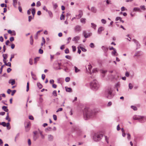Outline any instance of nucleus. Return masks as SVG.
I'll return each instance as SVG.
<instances>
[{
    "instance_id": "1",
    "label": "nucleus",
    "mask_w": 146,
    "mask_h": 146,
    "mask_svg": "<svg viewBox=\"0 0 146 146\" xmlns=\"http://www.w3.org/2000/svg\"><path fill=\"white\" fill-rule=\"evenodd\" d=\"M92 110L89 108H86L84 111V117L85 119H87L91 117L93 115Z\"/></svg>"
},
{
    "instance_id": "2",
    "label": "nucleus",
    "mask_w": 146,
    "mask_h": 146,
    "mask_svg": "<svg viewBox=\"0 0 146 146\" xmlns=\"http://www.w3.org/2000/svg\"><path fill=\"white\" fill-rule=\"evenodd\" d=\"M112 90L111 88H109L106 92L105 95L106 97L108 99H111L113 97V96L112 94Z\"/></svg>"
},
{
    "instance_id": "3",
    "label": "nucleus",
    "mask_w": 146,
    "mask_h": 146,
    "mask_svg": "<svg viewBox=\"0 0 146 146\" xmlns=\"http://www.w3.org/2000/svg\"><path fill=\"white\" fill-rule=\"evenodd\" d=\"M91 87L93 89H97L99 87V85L97 81L94 80L90 84Z\"/></svg>"
},
{
    "instance_id": "4",
    "label": "nucleus",
    "mask_w": 146,
    "mask_h": 146,
    "mask_svg": "<svg viewBox=\"0 0 146 146\" xmlns=\"http://www.w3.org/2000/svg\"><path fill=\"white\" fill-rule=\"evenodd\" d=\"M103 135L102 133H99L95 134L94 136V140L97 141L101 139L103 137Z\"/></svg>"
},
{
    "instance_id": "5",
    "label": "nucleus",
    "mask_w": 146,
    "mask_h": 146,
    "mask_svg": "<svg viewBox=\"0 0 146 146\" xmlns=\"http://www.w3.org/2000/svg\"><path fill=\"white\" fill-rule=\"evenodd\" d=\"M1 125L4 127H7V129H10L11 127L10 126V123H6L5 122H2L1 123Z\"/></svg>"
},
{
    "instance_id": "6",
    "label": "nucleus",
    "mask_w": 146,
    "mask_h": 146,
    "mask_svg": "<svg viewBox=\"0 0 146 146\" xmlns=\"http://www.w3.org/2000/svg\"><path fill=\"white\" fill-rule=\"evenodd\" d=\"M79 14L76 15V17L77 19H79L81 18L83 15L82 11V10H79L78 11Z\"/></svg>"
},
{
    "instance_id": "7",
    "label": "nucleus",
    "mask_w": 146,
    "mask_h": 146,
    "mask_svg": "<svg viewBox=\"0 0 146 146\" xmlns=\"http://www.w3.org/2000/svg\"><path fill=\"white\" fill-rule=\"evenodd\" d=\"M83 35L85 38H87L90 37L92 35L91 33H87L86 31H84L83 32Z\"/></svg>"
},
{
    "instance_id": "8",
    "label": "nucleus",
    "mask_w": 146,
    "mask_h": 146,
    "mask_svg": "<svg viewBox=\"0 0 146 146\" xmlns=\"http://www.w3.org/2000/svg\"><path fill=\"white\" fill-rule=\"evenodd\" d=\"M143 117L141 116L134 115L133 117V119L134 120H138L142 119Z\"/></svg>"
},
{
    "instance_id": "9",
    "label": "nucleus",
    "mask_w": 146,
    "mask_h": 146,
    "mask_svg": "<svg viewBox=\"0 0 146 146\" xmlns=\"http://www.w3.org/2000/svg\"><path fill=\"white\" fill-rule=\"evenodd\" d=\"M74 29L76 32H80L81 30V27L79 25H77L75 27Z\"/></svg>"
},
{
    "instance_id": "10",
    "label": "nucleus",
    "mask_w": 146,
    "mask_h": 146,
    "mask_svg": "<svg viewBox=\"0 0 146 146\" xmlns=\"http://www.w3.org/2000/svg\"><path fill=\"white\" fill-rule=\"evenodd\" d=\"M8 33L10 34L11 35H16L15 32L14 31L8 30Z\"/></svg>"
},
{
    "instance_id": "11",
    "label": "nucleus",
    "mask_w": 146,
    "mask_h": 146,
    "mask_svg": "<svg viewBox=\"0 0 146 146\" xmlns=\"http://www.w3.org/2000/svg\"><path fill=\"white\" fill-rule=\"evenodd\" d=\"M8 54H4L3 55V62L6 61V60L8 57Z\"/></svg>"
},
{
    "instance_id": "12",
    "label": "nucleus",
    "mask_w": 146,
    "mask_h": 146,
    "mask_svg": "<svg viewBox=\"0 0 146 146\" xmlns=\"http://www.w3.org/2000/svg\"><path fill=\"white\" fill-rule=\"evenodd\" d=\"M92 68V66L90 64H89L88 65H87L86 66V69L87 70L88 69L89 70V71H90L91 68Z\"/></svg>"
},
{
    "instance_id": "13",
    "label": "nucleus",
    "mask_w": 146,
    "mask_h": 146,
    "mask_svg": "<svg viewBox=\"0 0 146 146\" xmlns=\"http://www.w3.org/2000/svg\"><path fill=\"white\" fill-rule=\"evenodd\" d=\"M9 84H11L12 85H14L15 83V81L14 80H10L9 81Z\"/></svg>"
},
{
    "instance_id": "14",
    "label": "nucleus",
    "mask_w": 146,
    "mask_h": 146,
    "mask_svg": "<svg viewBox=\"0 0 146 146\" xmlns=\"http://www.w3.org/2000/svg\"><path fill=\"white\" fill-rule=\"evenodd\" d=\"M104 30V28L103 27H100L98 30V33L100 34L101 33V32L102 31H103Z\"/></svg>"
},
{
    "instance_id": "15",
    "label": "nucleus",
    "mask_w": 146,
    "mask_h": 146,
    "mask_svg": "<svg viewBox=\"0 0 146 146\" xmlns=\"http://www.w3.org/2000/svg\"><path fill=\"white\" fill-rule=\"evenodd\" d=\"M18 0H13V5L15 7H16Z\"/></svg>"
},
{
    "instance_id": "16",
    "label": "nucleus",
    "mask_w": 146,
    "mask_h": 146,
    "mask_svg": "<svg viewBox=\"0 0 146 146\" xmlns=\"http://www.w3.org/2000/svg\"><path fill=\"white\" fill-rule=\"evenodd\" d=\"M65 88L66 91L67 92H72V89L70 88H68L67 87H66Z\"/></svg>"
},
{
    "instance_id": "17",
    "label": "nucleus",
    "mask_w": 146,
    "mask_h": 146,
    "mask_svg": "<svg viewBox=\"0 0 146 146\" xmlns=\"http://www.w3.org/2000/svg\"><path fill=\"white\" fill-rule=\"evenodd\" d=\"M80 22L81 23L85 24L86 23V19L85 18H82L80 19Z\"/></svg>"
},
{
    "instance_id": "18",
    "label": "nucleus",
    "mask_w": 146,
    "mask_h": 146,
    "mask_svg": "<svg viewBox=\"0 0 146 146\" xmlns=\"http://www.w3.org/2000/svg\"><path fill=\"white\" fill-rule=\"evenodd\" d=\"M2 108L3 110L7 112L9 110L7 108L6 106H3L2 107Z\"/></svg>"
},
{
    "instance_id": "19",
    "label": "nucleus",
    "mask_w": 146,
    "mask_h": 146,
    "mask_svg": "<svg viewBox=\"0 0 146 146\" xmlns=\"http://www.w3.org/2000/svg\"><path fill=\"white\" fill-rule=\"evenodd\" d=\"M4 63H5V64L7 66H11V63L10 62H8V63H7L6 61H5L4 62Z\"/></svg>"
},
{
    "instance_id": "20",
    "label": "nucleus",
    "mask_w": 146,
    "mask_h": 146,
    "mask_svg": "<svg viewBox=\"0 0 146 146\" xmlns=\"http://www.w3.org/2000/svg\"><path fill=\"white\" fill-rule=\"evenodd\" d=\"M48 138L49 140H52L53 139V137L51 135H49L48 136Z\"/></svg>"
},
{
    "instance_id": "21",
    "label": "nucleus",
    "mask_w": 146,
    "mask_h": 146,
    "mask_svg": "<svg viewBox=\"0 0 146 146\" xmlns=\"http://www.w3.org/2000/svg\"><path fill=\"white\" fill-rule=\"evenodd\" d=\"M40 58L39 57H36L35 58L34 63L36 64L37 61H38L39 59Z\"/></svg>"
},
{
    "instance_id": "22",
    "label": "nucleus",
    "mask_w": 146,
    "mask_h": 146,
    "mask_svg": "<svg viewBox=\"0 0 146 146\" xmlns=\"http://www.w3.org/2000/svg\"><path fill=\"white\" fill-rule=\"evenodd\" d=\"M79 37L78 36H76L74 37L73 39V40L74 41H76L79 40Z\"/></svg>"
},
{
    "instance_id": "23",
    "label": "nucleus",
    "mask_w": 146,
    "mask_h": 146,
    "mask_svg": "<svg viewBox=\"0 0 146 146\" xmlns=\"http://www.w3.org/2000/svg\"><path fill=\"white\" fill-rule=\"evenodd\" d=\"M31 12L33 15V18L35 13V9H33L32 10Z\"/></svg>"
},
{
    "instance_id": "24",
    "label": "nucleus",
    "mask_w": 146,
    "mask_h": 146,
    "mask_svg": "<svg viewBox=\"0 0 146 146\" xmlns=\"http://www.w3.org/2000/svg\"><path fill=\"white\" fill-rule=\"evenodd\" d=\"M102 49L105 51H107L108 50V48L105 46H103L102 47Z\"/></svg>"
},
{
    "instance_id": "25",
    "label": "nucleus",
    "mask_w": 146,
    "mask_h": 146,
    "mask_svg": "<svg viewBox=\"0 0 146 146\" xmlns=\"http://www.w3.org/2000/svg\"><path fill=\"white\" fill-rule=\"evenodd\" d=\"M31 74L34 80H36L37 79V78L36 77L35 75L32 72H31Z\"/></svg>"
},
{
    "instance_id": "26",
    "label": "nucleus",
    "mask_w": 146,
    "mask_h": 146,
    "mask_svg": "<svg viewBox=\"0 0 146 146\" xmlns=\"http://www.w3.org/2000/svg\"><path fill=\"white\" fill-rule=\"evenodd\" d=\"M53 95L55 96H57V92L56 90H54L53 91L52 93Z\"/></svg>"
},
{
    "instance_id": "27",
    "label": "nucleus",
    "mask_w": 146,
    "mask_h": 146,
    "mask_svg": "<svg viewBox=\"0 0 146 146\" xmlns=\"http://www.w3.org/2000/svg\"><path fill=\"white\" fill-rule=\"evenodd\" d=\"M113 51H112L111 52L112 54L113 55H116V51L115 49H114L113 50Z\"/></svg>"
},
{
    "instance_id": "28",
    "label": "nucleus",
    "mask_w": 146,
    "mask_h": 146,
    "mask_svg": "<svg viewBox=\"0 0 146 146\" xmlns=\"http://www.w3.org/2000/svg\"><path fill=\"white\" fill-rule=\"evenodd\" d=\"M131 108L133 109L134 110L136 111L137 110V108L135 106H131Z\"/></svg>"
},
{
    "instance_id": "29",
    "label": "nucleus",
    "mask_w": 146,
    "mask_h": 146,
    "mask_svg": "<svg viewBox=\"0 0 146 146\" xmlns=\"http://www.w3.org/2000/svg\"><path fill=\"white\" fill-rule=\"evenodd\" d=\"M80 48L81 49L82 51L83 52H86V50L85 48H83L81 46H79Z\"/></svg>"
},
{
    "instance_id": "30",
    "label": "nucleus",
    "mask_w": 146,
    "mask_h": 146,
    "mask_svg": "<svg viewBox=\"0 0 146 146\" xmlns=\"http://www.w3.org/2000/svg\"><path fill=\"white\" fill-rule=\"evenodd\" d=\"M37 86L40 89H41L42 87V85L40 83H37Z\"/></svg>"
},
{
    "instance_id": "31",
    "label": "nucleus",
    "mask_w": 146,
    "mask_h": 146,
    "mask_svg": "<svg viewBox=\"0 0 146 146\" xmlns=\"http://www.w3.org/2000/svg\"><path fill=\"white\" fill-rule=\"evenodd\" d=\"M29 89V82H28L27 84V90L26 91L27 92H28Z\"/></svg>"
},
{
    "instance_id": "32",
    "label": "nucleus",
    "mask_w": 146,
    "mask_h": 146,
    "mask_svg": "<svg viewBox=\"0 0 146 146\" xmlns=\"http://www.w3.org/2000/svg\"><path fill=\"white\" fill-rule=\"evenodd\" d=\"M30 38L31 39L30 40V44H31L32 45L33 44V40L32 36H31Z\"/></svg>"
},
{
    "instance_id": "33",
    "label": "nucleus",
    "mask_w": 146,
    "mask_h": 146,
    "mask_svg": "<svg viewBox=\"0 0 146 146\" xmlns=\"http://www.w3.org/2000/svg\"><path fill=\"white\" fill-rule=\"evenodd\" d=\"M140 55V52H136L135 54V56H139Z\"/></svg>"
},
{
    "instance_id": "34",
    "label": "nucleus",
    "mask_w": 146,
    "mask_h": 146,
    "mask_svg": "<svg viewBox=\"0 0 146 146\" xmlns=\"http://www.w3.org/2000/svg\"><path fill=\"white\" fill-rule=\"evenodd\" d=\"M31 125V123L30 122H28L27 123V125L25 127L26 128H28Z\"/></svg>"
},
{
    "instance_id": "35",
    "label": "nucleus",
    "mask_w": 146,
    "mask_h": 146,
    "mask_svg": "<svg viewBox=\"0 0 146 146\" xmlns=\"http://www.w3.org/2000/svg\"><path fill=\"white\" fill-rule=\"evenodd\" d=\"M133 40L137 44V46H139V45L138 46V42L135 39H133Z\"/></svg>"
},
{
    "instance_id": "36",
    "label": "nucleus",
    "mask_w": 146,
    "mask_h": 146,
    "mask_svg": "<svg viewBox=\"0 0 146 146\" xmlns=\"http://www.w3.org/2000/svg\"><path fill=\"white\" fill-rule=\"evenodd\" d=\"M91 25L92 27H93V28L95 29L96 26V25L95 24L93 23H91Z\"/></svg>"
},
{
    "instance_id": "37",
    "label": "nucleus",
    "mask_w": 146,
    "mask_h": 146,
    "mask_svg": "<svg viewBox=\"0 0 146 146\" xmlns=\"http://www.w3.org/2000/svg\"><path fill=\"white\" fill-rule=\"evenodd\" d=\"M29 63L31 65H32L33 64V59L32 58L29 59Z\"/></svg>"
},
{
    "instance_id": "38",
    "label": "nucleus",
    "mask_w": 146,
    "mask_h": 146,
    "mask_svg": "<svg viewBox=\"0 0 146 146\" xmlns=\"http://www.w3.org/2000/svg\"><path fill=\"white\" fill-rule=\"evenodd\" d=\"M70 80V78L69 77H67L65 79V81L67 82H69Z\"/></svg>"
},
{
    "instance_id": "39",
    "label": "nucleus",
    "mask_w": 146,
    "mask_h": 146,
    "mask_svg": "<svg viewBox=\"0 0 146 146\" xmlns=\"http://www.w3.org/2000/svg\"><path fill=\"white\" fill-rule=\"evenodd\" d=\"M38 138V137L37 136V135H34L33 139L34 141H35Z\"/></svg>"
},
{
    "instance_id": "40",
    "label": "nucleus",
    "mask_w": 146,
    "mask_h": 146,
    "mask_svg": "<svg viewBox=\"0 0 146 146\" xmlns=\"http://www.w3.org/2000/svg\"><path fill=\"white\" fill-rule=\"evenodd\" d=\"M41 4L40 2L39 1H38L36 4V5L37 7H39L40 6Z\"/></svg>"
},
{
    "instance_id": "41",
    "label": "nucleus",
    "mask_w": 146,
    "mask_h": 146,
    "mask_svg": "<svg viewBox=\"0 0 146 146\" xmlns=\"http://www.w3.org/2000/svg\"><path fill=\"white\" fill-rule=\"evenodd\" d=\"M133 10L135 11H140V10L139 8H135L133 9Z\"/></svg>"
},
{
    "instance_id": "42",
    "label": "nucleus",
    "mask_w": 146,
    "mask_h": 146,
    "mask_svg": "<svg viewBox=\"0 0 146 146\" xmlns=\"http://www.w3.org/2000/svg\"><path fill=\"white\" fill-rule=\"evenodd\" d=\"M72 50L73 52H75L76 50V47L75 46H72Z\"/></svg>"
},
{
    "instance_id": "43",
    "label": "nucleus",
    "mask_w": 146,
    "mask_h": 146,
    "mask_svg": "<svg viewBox=\"0 0 146 146\" xmlns=\"http://www.w3.org/2000/svg\"><path fill=\"white\" fill-rule=\"evenodd\" d=\"M75 72H77L80 71V70L78 69L75 66Z\"/></svg>"
},
{
    "instance_id": "44",
    "label": "nucleus",
    "mask_w": 146,
    "mask_h": 146,
    "mask_svg": "<svg viewBox=\"0 0 146 146\" xmlns=\"http://www.w3.org/2000/svg\"><path fill=\"white\" fill-rule=\"evenodd\" d=\"M91 10L94 12H96V9H95V8L94 7H92L91 8Z\"/></svg>"
},
{
    "instance_id": "45",
    "label": "nucleus",
    "mask_w": 146,
    "mask_h": 146,
    "mask_svg": "<svg viewBox=\"0 0 146 146\" xmlns=\"http://www.w3.org/2000/svg\"><path fill=\"white\" fill-rule=\"evenodd\" d=\"M53 6L54 8L55 9L57 7L58 5H57V4L55 3V4H53Z\"/></svg>"
},
{
    "instance_id": "46",
    "label": "nucleus",
    "mask_w": 146,
    "mask_h": 146,
    "mask_svg": "<svg viewBox=\"0 0 146 146\" xmlns=\"http://www.w3.org/2000/svg\"><path fill=\"white\" fill-rule=\"evenodd\" d=\"M129 88L130 89H131L133 88V86L131 83H129Z\"/></svg>"
},
{
    "instance_id": "47",
    "label": "nucleus",
    "mask_w": 146,
    "mask_h": 146,
    "mask_svg": "<svg viewBox=\"0 0 146 146\" xmlns=\"http://www.w3.org/2000/svg\"><path fill=\"white\" fill-rule=\"evenodd\" d=\"M127 138L129 140L131 138V135L130 134L128 133L127 134Z\"/></svg>"
},
{
    "instance_id": "48",
    "label": "nucleus",
    "mask_w": 146,
    "mask_h": 146,
    "mask_svg": "<svg viewBox=\"0 0 146 146\" xmlns=\"http://www.w3.org/2000/svg\"><path fill=\"white\" fill-rule=\"evenodd\" d=\"M6 119L7 120H8L9 122L10 121V119L9 118V116H7L6 117Z\"/></svg>"
},
{
    "instance_id": "49",
    "label": "nucleus",
    "mask_w": 146,
    "mask_h": 146,
    "mask_svg": "<svg viewBox=\"0 0 146 146\" xmlns=\"http://www.w3.org/2000/svg\"><path fill=\"white\" fill-rule=\"evenodd\" d=\"M65 52L66 54H68L69 53V50L68 48H66L65 50Z\"/></svg>"
},
{
    "instance_id": "50",
    "label": "nucleus",
    "mask_w": 146,
    "mask_h": 146,
    "mask_svg": "<svg viewBox=\"0 0 146 146\" xmlns=\"http://www.w3.org/2000/svg\"><path fill=\"white\" fill-rule=\"evenodd\" d=\"M140 8L141 9H142L143 10H145V6L144 5L141 6L140 7Z\"/></svg>"
},
{
    "instance_id": "51",
    "label": "nucleus",
    "mask_w": 146,
    "mask_h": 146,
    "mask_svg": "<svg viewBox=\"0 0 146 146\" xmlns=\"http://www.w3.org/2000/svg\"><path fill=\"white\" fill-rule=\"evenodd\" d=\"M64 16L63 14H62L60 17V20H62L63 19H64Z\"/></svg>"
},
{
    "instance_id": "52",
    "label": "nucleus",
    "mask_w": 146,
    "mask_h": 146,
    "mask_svg": "<svg viewBox=\"0 0 146 146\" xmlns=\"http://www.w3.org/2000/svg\"><path fill=\"white\" fill-rule=\"evenodd\" d=\"M105 139L106 141V142L108 143V138L106 136H105Z\"/></svg>"
},
{
    "instance_id": "53",
    "label": "nucleus",
    "mask_w": 146,
    "mask_h": 146,
    "mask_svg": "<svg viewBox=\"0 0 146 146\" xmlns=\"http://www.w3.org/2000/svg\"><path fill=\"white\" fill-rule=\"evenodd\" d=\"M65 57L66 58L68 59H71V57L69 55H66L65 56Z\"/></svg>"
},
{
    "instance_id": "54",
    "label": "nucleus",
    "mask_w": 146,
    "mask_h": 146,
    "mask_svg": "<svg viewBox=\"0 0 146 146\" xmlns=\"http://www.w3.org/2000/svg\"><path fill=\"white\" fill-rule=\"evenodd\" d=\"M43 50L41 49H39V52L40 54H42L43 53Z\"/></svg>"
},
{
    "instance_id": "55",
    "label": "nucleus",
    "mask_w": 146,
    "mask_h": 146,
    "mask_svg": "<svg viewBox=\"0 0 146 146\" xmlns=\"http://www.w3.org/2000/svg\"><path fill=\"white\" fill-rule=\"evenodd\" d=\"M53 118L55 120H56V119H57V117H56V115H53Z\"/></svg>"
},
{
    "instance_id": "56",
    "label": "nucleus",
    "mask_w": 146,
    "mask_h": 146,
    "mask_svg": "<svg viewBox=\"0 0 146 146\" xmlns=\"http://www.w3.org/2000/svg\"><path fill=\"white\" fill-rule=\"evenodd\" d=\"M121 10L122 11H124L125 10H127V9L124 7H123L121 8Z\"/></svg>"
},
{
    "instance_id": "57",
    "label": "nucleus",
    "mask_w": 146,
    "mask_h": 146,
    "mask_svg": "<svg viewBox=\"0 0 146 146\" xmlns=\"http://www.w3.org/2000/svg\"><path fill=\"white\" fill-rule=\"evenodd\" d=\"M62 108H59L58 110L56 111V112H59V111H62Z\"/></svg>"
},
{
    "instance_id": "58",
    "label": "nucleus",
    "mask_w": 146,
    "mask_h": 146,
    "mask_svg": "<svg viewBox=\"0 0 146 146\" xmlns=\"http://www.w3.org/2000/svg\"><path fill=\"white\" fill-rule=\"evenodd\" d=\"M29 119L31 120H33L34 117L30 115L29 116Z\"/></svg>"
},
{
    "instance_id": "59",
    "label": "nucleus",
    "mask_w": 146,
    "mask_h": 146,
    "mask_svg": "<svg viewBox=\"0 0 146 146\" xmlns=\"http://www.w3.org/2000/svg\"><path fill=\"white\" fill-rule=\"evenodd\" d=\"M16 91L15 90H13L11 92V95L12 96H13L15 93Z\"/></svg>"
},
{
    "instance_id": "60",
    "label": "nucleus",
    "mask_w": 146,
    "mask_h": 146,
    "mask_svg": "<svg viewBox=\"0 0 146 146\" xmlns=\"http://www.w3.org/2000/svg\"><path fill=\"white\" fill-rule=\"evenodd\" d=\"M3 142L1 139H0V146H3Z\"/></svg>"
},
{
    "instance_id": "61",
    "label": "nucleus",
    "mask_w": 146,
    "mask_h": 146,
    "mask_svg": "<svg viewBox=\"0 0 146 146\" xmlns=\"http://www.w3.org/2000/svg\"><path fill=\"white\" fill-rule=\"evenodd\" d=\"M14 39L13 37H11L10 38V40L12 42L14 40Z\"/></svg>"
},
{
    "instance_id": "62",
    "label": "nucleus",
    "mask_w": 146,
    "mask_h": 146,
    "mask_svg": "<svg viewBox=\"0 0 146 146\" xmlns=\"http://www.w3.org/2000/svg\"><path fill=\"white\" fill-rule=\"evenodd\" d=\"M121 19V18L120 17H117L115 19V20L116 21H117L119 20H120Z\"/></svg>"
},
{
    "instance_id": "63",
    "label": "nucleus",
    "mask_w": 146,
    "mask_h": 146,
    "mask_svg": "<svg viewBox=\"0 0 146 146\" xmlns=\"http://www.w3.org/2000/svg\"><path fill=\"white\" fill-rule=\"evenodd\" d=\"M90 46L91 48H93L94 46V45L93 43H91L90 44Z\"/></svg>"
},
{
    "instance_id": "64",
    "label": "nucleus",
    "mask_w": 146,
    "mask_h": 146,
    "mask_svg": "<svg viewBox=\"0 0 146 146\" xmlns=\"http://www.w3.org/2000/svg\"><path fill=\"white\" fill-rule=\"evenodd\" d=\"M101 21L102 23L104 24H105L106 23V20L104 19H102L101 20Z\"/></svg>"
}]
</instances>
